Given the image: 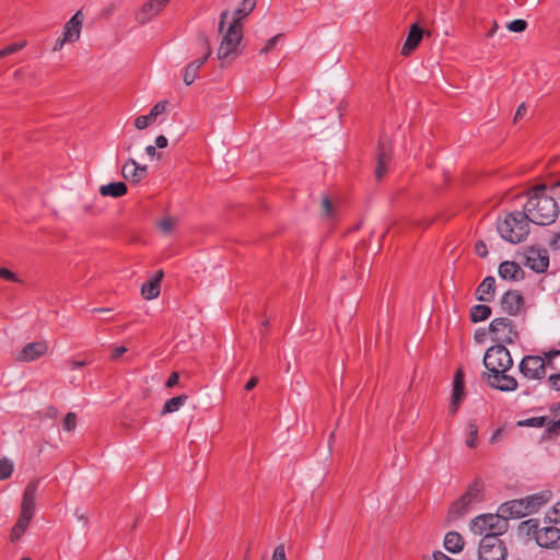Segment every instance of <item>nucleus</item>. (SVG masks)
Returning <instances> with one entry per match:
<instances>
[{
  "instance_id": "1",
  "label": "nucleus",
  "mask_w": 560,
  "mask_h": 560,
  "mask_svg": "<svg viewBox=\"0 0 560 560\" xmlns=\"http://www.w3.org/2000/svg\"><path fill=\"white\" fill-rule=\"evenodd\" d=\"M547 187V184L534 187L529 192L525 210L523 211L526 212L527 219L537 225H549L553 223L559 213L555 197L545 194Z\"/></svg>"
},
{
  "instance_id": "2",
  "label": "nucleus",
  "mask_w": 560,
  "mask_h": 560,
  "mask_svg": "<svg viewBox=\"0 0 560 560\" xmlns=\"http://www.w3.org/2000/svg\"><path fill=\"white\" fill-rule=\"evenodd\" d=\"M529 220L526 212L514 211L498 222V232L501 237L512 244H518L526 240L529 234Z\"/></svg>"
},
{
  "instance_id": "3",
  "label": "nucleus",
  "mask_w": 560,
  "mask_h": 560,
  "mask_svg": "<svg viewBox=\"0 0 560 560\" xmlns=\"http://www.w3.org/2000/svg\"><path fill=\"white\" fill-rule=\"evenodd\" d=\"M485 483L480 478H476L470 482L465 492L454 501L448 510V516L452 520H457L466 515L471 509L483 501Z\"/></svg>"
},
{
  "instance_id": "4",
  "label": "nucleus",
  "mask_w": 560,
  "mask_h": 560,
  "mask_svg": "<svg viewBox=\"0 0 560 560\" xmlns=\"http://www.w3.org/2000/svg\"><path fill=\"white\" fill-rule=\"evenodd\" d=\"M243 38V22L240 19H233L222 37L218 48V59L221 61V67H224L228 58L234 59L241 55L240 44Z\"/></svg>"
},
{
  "instance_id": "5",
  "label": "nucleus",
  "mask_w": 560,
  "mask_h": 560,
  "mask_svg": "<svg viewBox=\"0 0 560 560\" xmlns=\"http://www.w3.org/2000/svg\"><path fill=\"white\" fill-rule=\"evenodd\" d=\"M470 528L476 535H495L498 538L501 534L506 532L508 523L500 516V513L481 514L476 516L471 523Z\"/></svg>"
},
{
  "instance_id": "6",
  "label": "nucleus",
  "mask_w": 560,
  "mask_h": 560,
  "mask_svg": "<svg viewBox=\"0 0 560 560\" xmlns=\"http://www.w3.org/2000/svg\"><path fill=\"white\" fill-rule=\"evenodd\" d=\"M482 361L487 372L498 370L499 368L512 369L513 366L511 353L502 343L488 348Z\"/></svg>"
},
{
  "instance_id": "7",
  "label": "nucleus",
  "mask_w": 560,
  "mask_h": 560,
  "mask_svg": "<svg viewBox=\"0 0 560 560\" xmlns=\"http://www.w3.org/2000/svg\"><path fill=\"white\" fill-rule=\"evenodd\" d=\"M508 550L504 542L495 535H485L479 544V560H505Z\"/></svg>"
},
{
  "instance_id": "8",
  "label": "nucleus",
  "mask_w": 560,
  "mask_h": 560,
  "mask_svg": "<svg viewBox=\"0 0 560 560\" xmlns=\"http://www.w3.org/2000/svg\"><path fill=\"white\" fill-rule=\"evenodd\" d=\"M510 369L499 368L490 372H483L481 378L491 388L500 392H513L518 387V383L514 376L508 373Z\"/></svg>"
},
{
  "instance_id": "9",
  "label": "nucleus",
  "mask_w": 560,
  "mask_h": 560,
  "mask_svg": "<svg viewBox=\"0 0 560 560\" xmlns=\"http://www.w3.org/2000/svg\"><path fill=\"white\" fill-rule=\"evenodd\" d=\"M489 331L494 335L493 340L502 345H511L518 339L513 322L505 317L494 318L489 325Z\"/></svg>"
},
{
  "instance_id": "10",
  "label": "nucleus",
  "mask_w": 560,
  "mask_h": 560,
  "mask_svg": "<svg viewBox=\"0 0 560 560\" xmlns=\"http://www.w3.org/2000/svg\"><path fill=\"white\" fill-rule=\"evenodd\" d=\"M524 266L536 273L546 272L549 267V255L546 248L529 246L524 252Z\"/></svg>"
},
{
  "instance_id": "11",
  "label": "nucleus",
  "mask_w": 560,
  "mask_h": 560,
  "mask_svg": "<svg viewBox=\"0 0 560 560\" xmlns=\"http://www.w3.org/2000/svg\"><path fill=\"white\" fill-rule=\"evenodd\" d=\"M393 160V144L386 136H381L375 149V170L374 175H385L389 172V164Z\"/></svg>"
},
{
  "instance_id": "12",
  "label": "nucleus",
  "mask_w": 560,
  "mask_h": 560,
  "mask_svg": "<svg viewBox=\"0 0 560 560\" xmlns=\"http://www.w3.org/2000/svg\"><path fill=\"white\" fill-rule=\"evenodd\" d=\"M521 374L528 380H542L547 364L540 355H525L518 364Z\"/></svg>"
},
{
  "instance_id": "13",
  "label": "nucleus",
  "mask_w": 560,
  "mask_h": 560,
  "mask_svg": "<svg viewBox=\"0 0 560 560\" xmlns=\"http://www.w3.org/2000/svg\"><path fill=\"white\" fill-rule=\"evenodd\" d=\"M465 374L462 369H458L454 375L453 390L448 408V411L452 416L458 411L463 400L465 399Z\"/></svg>"
},
{
  "instance_id": "14",
  "label": "nucleus",
  "mask_w": 560,
  "mask_h": 560,
  "mask_svg": "<svg viewBox=\"0 0 560 560\" xmlns=\"http://www.w3.org/2000/svg\"><path fill=\"white\" fill-rule=\"evenodd\" d=\"M535 539L541 548L560 549V529L555 526H546L535 530Z\"/></svg>"
},
{
  "instance_id": "15",
  "label": "nucleus",
  "mask_w": 560,
  "mask_h": 560,
  "mask_svg": "<svg viewBox=\"0 0 560 560\" xmlns=\"http://www.w3.org/2000/svg\"><path fill=\"white\" fill-rule=\"evenodd\" d=\"M47 351L48 343L46 341L28 342L16 354L15 361L23 363L32 362L44 357Z\"/></svg>"
},
{
  "instance_id": "16",
  "label": "nucleus",
  "mask_w": 560,
  "mask_h": 560,
  "mask_svg": "<svg viewBox=\"0 0 560 560\" xmlns=\"http://www.w3.org/2000/svg\"><path fill=\"white\" fill-rule=\"evenodd\" d=\"M39 486V479L32 480L27 483L24 489L22 503H21V516H25L32 520L35 511V498Z\"/></svg>"
},
{
  "instance_id": "17",
  "label": "nucleus",
  "mask_w": 560,
  "mask_h": 560,
  "mask_svg": "<svg viewBox=\"0 0 560 560\" xmlns=\"http://www.w3.org/2000/svg\"><path fill=\"white\" fill-rule=\"evenodd\" d=\"M500 304L506 314L516 316L524 306V298L518 291L509 290L502 295Z\"/></svg>"
},
{
  "instance_id": "18",
  "label": "nucleus",
  "mask_w": 560,
  "mask_h": 560,
  "mask_svg": "<svg viewBox=\"0 0 560 560\" xmlns=\"http://www.w3.org/2000/svg\"><path fill=\"white\" fill-rule=\"evenodd\" d=\"M498 511L500 516L506 522L510 518H521L528 515V510H526L522 499L504 502L499 506Z\"/></svg>"
},
{
  "instance_id": "19",
  "label": "nucleus",
  "mask_w": 560,
  "mask_h": 560,
  "mask_svg": "<svg viewBox=\"0 0 560 560\" xmlns=\"http://www.w3.org/2000/svg\"><path fill=\"white\" fill-rule=\"evenodd\" d=\"M423 34H424L423 28L418 23H413L409 28L407 38L401 47L400 54L402 56L407 57L412 51H415L417 49V47L419 46V44L421 43Z\"/></svg>"
},
{
  "instance_id": "20",
  "label": "nucleus",
  "mask_w": 560,
  "mask_h": 560,
  "mask_svg": "<svg viewBox=\"0 0 560 560\" xmlns=\"http://www.w3.org/2000/svg\"><path fill=\"white\" fill-rule=\"evenodd\" d=\"M170 0H149L145 2L136 18L140 23H147L153 16H155L161 10H163Z\"/></svg>"
},
{
  "instance_id": "21",
  "label": "nucleus",
  "mask_w": 560,
  "mask_h": 560,
  "mask_svg": "<svg viewBox=\"0 0 560 560\" xmlns=\"http://www.w3.org/2000/svg\"><path fill=\"white\" fill-rule=\"evenodd\" d=\"M499 276L504 280L521 281L525 277L524 270L521 266L511 260L502 261L498 269Z\"/></svg>"
},
{
  "instance_id": "22",
  "label": "nucleus",
  "mask_w": 560,
  "mask_h": 560,
  "mask_svg": "<svg viewBox=\"0 0 560 560\" xmlns=\"http://www.w3.org/2000/svg\"><path fill=\"white\" fill-rule=\"evenodd\" d=\"M495 294V279L492 276L486 277L477 287L476 299L480 302H491Z\"/></svg>"
},
{
  "instance_id": "23",
  "label": "nucleus",
  "mask_w": 560,
  "mask_h": 560,
  "mask_svg": "<svg viewBox=\"0 0 560 560\" xmlns=\"http://www.w3.org/2000/svg\"><path fill=\"white\" fill-rule=\"evenodd\" d=\"M83 22V14L81 11H77L71 19L66 23L63 35L70 38V43L77 42L81 34Z\"/></svg>"
},
{
  "instance_id": "24",
  "label": "nucleus",
  "mask_w": 560,
  "mask_h": 560,
  "mask_svg": "<svg viewBox=\"0 0 560 560\" xmlns=\"http://www.w3.org/2000/svg\"><path fill=\"white\" fill-rule=\"evenodd\" d=\"M551 499V492L549 490L540 491L538 493H534L532 495H527L523 498V502L528 510V514L536 512Z\"/></svg>"
},
{
  "instance_id": "25",
  "label": "nucleus",
  "mask_w": 560,
  "mask_h": 560,
  "mask_svg": "<svg viewBox=\"0 0 560 560\" xmlns=\"http://www.w3.org/2000/svg\"><path fill=\"white\" fill-rule=\"evenodd\" d=\"M127 185L124 182H113L100 187V194L104 197L118 198L127 194Z\"/></svg>"
},
{
  "instance_id": "26",
  "label": "nucleus",
  "mask_w": 560,
  "mask_h": 560,
  "mask_svg": "<svg viewBox=\"0 0 560 560\" xmlns=\"http://www.w3.org/2000/svg\"><path fill=\"white\" fill-rule=\"evenodd\" d=\"M465 545L463 536L457 532H448L444 538V547L451 553H458Z\"/></svg>"
},
{
  "instance_id": "27",
  "label": "nucleus",
  "mask_w": 560,
  "mask_h": 560,
  "mask_svg": "<svg viewBox=\"0 0 560 560\" xmlns=\"http://www.w3.org/2000/svg\"><path fill=\"white\" fill-rule=\"evenodd\" d=\"M188 400V396L186 394H182L178 396H175L168 400L165 401L161 415L165 416L167 413H172L177 411Z\"/></svg>"
},
{
  "instance_id": "28",
  "label": "nucleus",
  "mask_w": 560,
  "mask_h": 560,
  "mask_svg": "<svg viewBox=\"0 0 560 560\" xmlns=\"http://www.w3.org/2000/svg\"><path fill=\"white\" fill-rule=\"evenodd\" d=\"M491 315V307L485 304H477L470 308V319L472 323L486 320Z\"/></svg>"
},
{
  "instance_id": "29",
  "label": "nucleus",
  "mask_w": 560,
  "mask_h": 560,
  "mask_svg": "<svg viewBox=\"0 0 560 560\" xmlns=\"http://www.w3.org/2000/svg\"><path fill=\"white\" fill-rule=\"evenodd\" d=\"M161 287L156 280L150 279L141 285V294L145 300H153L159 296Z\"/></svg>"
},
{
  "instance_id": "30",
  "label": "nucleus",
  "mask_w": 560,
  "mask_h": 560,
  "mask_svg": "<svg viewBox=\"0 0 560 560\" xmlns=\"http://www.w3.org/2000/svg\"><path fill=\"white\" fill-rule=\"evenodd\" d=\"M30 522H31V518L25 517V516H21V515L19 516L15 525L13 526V528L11 530V535L10 536H11V540L12 541H16V540H19L23 536V534H24L25 529L27 528Z\"/></svg>"
},
{
  "instance_id": "31",
  "label": "nucleus",
  "mask_w": 560,
  "mask_h": 560,
  "mask_svg": "<svg viewBox=\"0 0 560 560\" xmlns=\"http://www.w3.org/2000/svg\"><path fill=\"white\" fill-rule=\"evenodd\" d=\"M466 445L470 448H475L477 446L478 440V427L475 420H469L466 424Z\"/></svg>"
},
{
  "instance_id": "32",
  "label": "nucleus",
  "mask_w": 560,
  "mask_h": 560,
  "mask_svg": "<svg viewBox=\"0 0 560 560\" xmlns=\"http://www.w3.org/2000/svg\"><path fill=\"white\" fill-rule=\"evenodd\" d=\"M257 0H243L234 12V19L243 21L256 7Z\"/></svg>"
},
{
  "instance_id": "33",
  "label": "nucleus",
  "mask_w": 560,
  "mask_h": 560,
  "mask_svg": "<svg viewBox=\"0 0 560 560\" xmlns=\"http://www.w3.org/2000/svg\"><path fill=\"white\" fill-rule=\"evenodd\" d=\"M548 422H550V418L547 416L541 417H533L524 420H520L517 422L518 427H530V428H542Z\"/></svg>"
},
{
  "instance_id": "34",
  "label": "nucleus",
  "mask_w": 560,
  "mask_h": 560,
  "mask_svg": "<svg viewBox=\"0 0 560 560\" xmlns=\"http://www.w3.org/2000/svg\"><path fill=\"white\" fill-rule=\"evenodd\" d=\"M322 213L323 217L328 220H331L336 214V207L330 198L326 195L322 198Z\"/></svg>"
},
{
  "instance_id": "35",
  "label": "nucleus",
  "mask_w": 560,
  "mask_h": 560,
  "mask_svg": "<svg viewBox=\"0 0 560 560\" xmlns=\"http://www.w3.org/2000/svg\"><path fill=\"white\" fill-rule=\"evenodd\" d=\"M25 46H26L25 40L12 43V44L5 46L4 48L0 49V59L20 51Z\"/></svg>"
},
{
  "instance_id": "36",
  "label": "nucleus",
  "mask_w": 560,
  "mask_h": 560,
  "mask_svg": "<svg viewBox=\"0 0 560 560\" xmlns=\"http://www.w3.org/2000/svg\"><path fill=\"white\" fill-rule=\"evenodd\" d=\"M198 75V71L195 69V63H188L185 67L183 80L186 85H190L194 83Z\"/></svg>"
},
{
  "instance_id": "37",
  "label": "nucleus",
  "mask_w": 560,
  "mask_h": 560,
  "mask_svg": "<svg viewBox=\"0 0 560 560\" xmlns=\"http://www.w3.org/2000/svg\"><path fill=\"white\" fill-rule=\"evenodd\" d=\"M13 472V464L8 458L0 460V480L8 479Z\"/></svg>"
},
{
  "instance_id": "38",
  "label": "nucleus",
  "mask_w": 560,
  "mask_h": 560,
  "mask_svg": "<svg viewBox=\"0 0 560 560\" xmlns=\"http://www.w3.org/2000/svg\"><path fill=\"white\" fill-rule=\"evenodd\" d=\"M197 40H198L201 49L205 51L203 54L211 56L212 48H211L210 39L207 36V34L205 32H199L197 34Z\"/></svg>"
},
{
  "instance_id": "39",
  "label": "nucleus",
  "mask_w": 560,
  "mask_h": 560,
  "mask_svg": "<svg viewBox=\"0 0 560 560\" xmlns=\"http://www.w3.org/2000/svg\"><path fill=\"white\" fill-rule=\"evenodd\" d=\"M546 430L544 433V438H551L553 435L560 434V419L559 420H551L546 425Z\"/></svg>"
},
{
  "instance_id": "40",
  "label": "nucleus",
  "mask_w": 560,
  "mask_h": 560,
  "mask_svg": "<svg viewBox=\"0 0 560 560\" xmlns=\"http://www.w3.org/2000/svg\"><path fill=\"white\" fill-rule=\"evenodd\" d=\"M176 219L172 217H165L159 222V228L164 234H170L176 225Z\"/></svg>"
},
{
  "instance_id": "41",
  "label": "nucleus",
  "mask_w": 560,
  "mask_h": 560,
  "mask_svg": "<svg viewBox=\"0 0 560 560\" xmlns=\"http://www.w3.org/2000/svg\"><path fill=\"white\" fill-rule=\"evenodd\" d=\"M506 28L513 33H522L527 28V22L522 19L513 20L506 24Z\"/></svg>"
},
{
  "instance_id": "42",
  "label": "nucleus",
  "mask_w": 560,
  "mask_h": 560,
  "mask_svg": "<svg viewBox=\"0 0 560 560\" xmlns=\"http://www.w3.org/2000/svg\"><path fill=\"white\" fill-rule=\"evenodd\" d=\"M155 119L149 113L148 115H140L135 119V127L139 130L145 129L150 124H152Z\"/></svg>"
},
{
  "instance_id": "43",
  "label": "nucleus",
  "mask_w": 560,
  "mask_h": 560,
  "mask_svg": "<svg viewBox=\"0 0 560 560\" xmlns=\"http://www.w3.org/2000/svg\"><path fill=\"white\" fill-rule=\"evenodd\" d=\"M138 170L139 164L133 159H129L122 165L120 175H137Z\"/></svg>"
},
{
  "instance_id": "44",
  "label": "nucleus",
  "mask_w": 560,
  "mask_h": 560,
  "mask_svg": "<svg viewBox=\"0 0 560 560\" xmlns=\"http://www.w3.org/2000/svg\"><path fill=\"white\" fill-rule=\"evenodd\" d=\"M77 425V415L74 412H68L63 419V429L68 432L74 430Z\"/></svg>"
},
{
  "instance_id": "45",
  "label": "nucleus",
  "mask_w": 560,
  "mask_h": 560,
  "mask_svg": "<svg viewBox=\"0 0 560 560\" xmlns=\"http://www.w3.org/2000/svg\"><path fill=\"white\" fill-rule=\"evenodd\" d=\"M166 101H160L158 102L150 110L151 116L156 119L159 115L165 112L166 109Z\"/></svg>"
},
{
  "instance_id": "46",
  "label": "nucleus",
  "mask_w": 560,
  "mask_h": 560,
  "mask_svg": "<svg viewBox=\"0 0 560 560\" xmlns=\"http://www.w3.org/2000/svg\"><path fill=\"white\" fill-rule=\"evenodd\" d=\"M559 355H560V349L559 350L552 349V350H549V351L545 352L544 353V357H545L544 360H545L547 366H549L551 369H555L552 359H555V358H557Z\"/></svg>"
},
{
  "instance_id": "47",
  "label": "nucleus",
  "mask_w": 560,
  "mask_h": 560,
  "mask_svg": "<svg viewBox=\"0 0 560 560\" xmlns=\"http://www.w3.org/2000/svg\"><path fill=\"white\" fill-rule=\"evenodd\" d=\"M282 36V34H278L271 38H269L266 43V45L260 49V54H268L278 43L279 38Z\"/></svg>"
},
{
  "instance_id": "48",
  "label": "nucleus",
  "mask_w": 560,
  "mask_h": 560,
  "mask_svg": "<svg viewBox=\"0 0 560 560\" xmlns=\"http://www.w3.org/2000/svg\"><path fill=\"white\" fill-rule=\"evenodd\" d=\"M547 518L549 520L550 523L560 522V501L555 504L551 514H548Z\"/></svg>"
},
{
  "instance_id": "49",
  "label": "nucleus",
  "mask_w": 560,
  "mask_h": 560,
  "mask_svg": "<svg viewBox=\"0 0 560 560\" xmlns=\"http://www.w3.org/2000/svg\"><path fill=\"white\" fill-rule=\"evenodd\" d=\"M475 252L480 258H486L488 256L486 243L483 241H478L475 245Z\"/></svg>"
},
{
  "instance_id": "50",
  "label": "nucleus",
  "mask_w": 560,
  "mask_h": 560,
  "mask_svg": "<svg viewBox=\"0 0 560 560\" xmlns=\"http://www.w3.org/2000/svg\"><path fill=\"white\" fill-rule=\"evenodd\" d=\"M0 278L11 281V282L19 281L16 275L14 272H12L11 270H9L8 268H0Z\"/></svg>"
},
{
  "instance_id": "51",
  "label": "nucleus",
  "mask_w": 560,
  "mask_h": 560,
  "mask_svg": "<svg viewBox=\"0 0 560 560\" xmlns=\"http://www.w3.org/2000/svg\"><path fill=\"white\" fill-rule=\"evenodd\" d=\"M547 189L550 191V196L555 197V200L558 198L560 199V180H557L551 184H547Z\"/></svg>"
},
{
  "instance_id": "52",
  "label": "nucleus",
  "mask_w": 560,
  "mask_h": 560,
  "mask_svg": "<svg viewBox=\"0 0 560 560\" xmlns=\"http://www.w3.org/2000/svg\"><path fill=\"white\" fill-rule=\"evenodd\" d=\"M522 527H527V530L528 533H534L535 534V530H539L538 529V526H539V522L538 520H535V518H530V520H527L525 522H523L521 524Z\"/></svg>"
},
{
  "instance_id": "53",
  "label": "nucleus",
  "mask_w": 560,
  "mask_h": 560,
  "mask_svg": "<svg viewBox=\"0 0 560 560\" xmlns=\"http://www.w3.org/2000/svg\"><path fill=\"white\" fill-rule=\"evenodd\" d=\"M271 560H287L283 545H279L275 548Z\"/></svg>"
},
{
  "instance_id": "54",
  "label": "nucleus",
  "mask_w": 560,
  "mask_h": 560,
  "mask_svg": "<svg viewBox=\"0 0 560 560\" xmlns=\"http://www.w3.org/2000/svg\"><path fill=\"white\" fill-rule=\"evenodd\" d=\"M548 382L555 390H560V374L549 375Z\"/></svg>"
},
{
  "instance_id": "55",
  "label": "nucleus",
  "mask_w": 560,
  "mask_h": 560,
  "mask_svg": "<svg viewBox=\"0 0 560 560\" xmlns=\"http://www.w3.org/2000/svg\"><path fill=\"white\" fill-rule=\"evenodd\" d=\"M126 352H127V348L126 347H124V346L115 347L112 350L110 359L112 360H117L118 358H120Z\"/></svg>"
},
{
  "instance_id": "56",
  "label": "nucleus",
  "mask_w": 560,
  "mask_h": 560,
  "mask_svg": "<svg viewBox=\"0 0 560 560\" xmlns=\"http://www.w3.org/2000/svg\"><path fill=\"white\" fill-rule=\"evenodd\" d=\"M178 381H179V374L177 372H173L170 376H168V380L166 381L165 383V386L167 388H172L174 387L175 385L178 384Z\"/></svg>"
},
{
  "instance_id": "57",
  "label": "nucleus",
  "mask_w": 560,
  "mask_h": 560,
  "mask_svg": "<svg viewBox=\"0 0 560 560\" xmlns=\"http://www.w3.org/2000/svg\"><path fill=\"white\" fill-rule=\"evenodd\" d=\"M69 42L70 43V38L66 37L63 34L61 37L57 38V40L55 42V45L52 47V51H58L62 48V46L65 45V43Z\"/></svg>"
},
{
  "instance_id": "58",
  "label": "nucleus",
  "mask_w": 560,
  "mask_h": 560,
  "mask_svg": "<svg viewBox=\"0 0 560 560\" xmlns=\"http://www.w3.org/2000/svg\"><path fill=\"white\" fill-rule=\"evenodd\" d=\"M526 110L527 109L525 103H522L516 109V113L514 115V121L521 119L526 114Z\"/></svg>"
},
{
  "instance_id": "59",
  "label": "nucleus",
  "mask_w": 560,
  "mask_h": 560,
  "mask_svg": "<svg viewBox=\"0 0 560 560\" xmlns=\"http://www.w3.org/2000/svg\"><path fill=\"white\" fill-rule=\"evenodd\" d=\"M209 57L210 56L203 54L202 57L191 61L190 63H195V69L198 71L200 69V67L203 66L207 62Z\"/></svg>"
},
{
  "instance_id": "60",
  "label": "nucleus",
  "mask_w": 560,
  "mask_h": 560,
  "mask_svg": "<svg viewBox=\"0 0 560 560\" xmlns=\"http://www.w3.org/2000/svg\"><path fill=\"white\" fill-rule=\"evenodd\" d=\"M69 368L71 370H78L80 368H83L86 365V361H81V360H71L69 361Z\"/></svg>"
},
{
  "instance_id": "61",
  "label": "nucleus",
  "mask_w": 560,
  "mask_h": 560,
  "mask_svg": "<svg viewBox=\"0 0 560 560\" xmlns=\"http://www.w3.org/2000/svg\"><path fill=\"white\" fill-rule=\"evenodd\" d=\"M59 411L56 407L54 406H49L46 410H45V413L44 416L47 417V418H56L58 416Z\"/></svg>"
},
{
  "instance_id": "62",
  "label": "nucleus",
  "mask_w": 560,
  "mask_h": 560,
  "mask_svg": "<svg viewBox=\"0 0 560 560\" xmlns=\"http://www.w3.org/2000/svg\"><path fill=\"white\" fill-rule=\"evenodd\" d=\"M155 147L159 149H163L167 147V139L164 136H158L155 139Z\"/></svg>"
},
{
  "instance_id": "63",
  "label": "nucleus",
  "mask_w": 560,
  "mask_h": 560,
  "mask_svg": "<svg viewBox=\"0 0 560 560\" xmlns=\"http://www.w3.org/2000/svg\"><path fill=\"white\" fill-rule=\"evenodd\" d=\"M503 432H504V429H503V428H499V429H497V430L493 432V434L491 435V438H490V443H492V444H493V443L498 442V441L501 439V436L503 435Z\"/></svg>"
},
{
  "instance_id": "64",
  "label": "nucleus",
  "mask_w": 560,
  "mask_h": 560,
  "mask_svg": "<svg viewBox=\"0 0 560 560\" xmlns=\"http://www.w3.org/2000/svg\"><path fill=\"white\" fill-rule=\"evenodd\" d=\"M549 245L553 249H560V233H556L552 240L549 242Z\"/></svg>"
}]
</instances>
